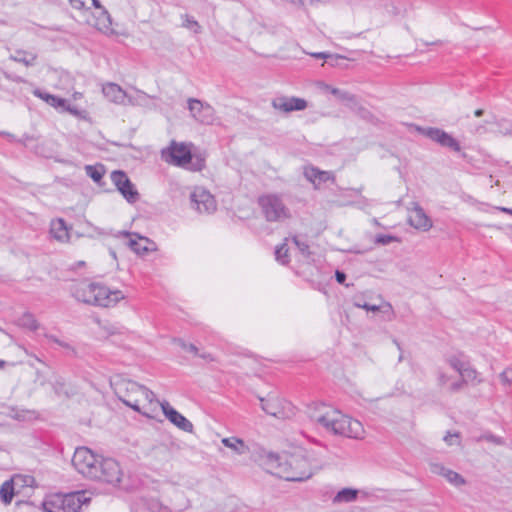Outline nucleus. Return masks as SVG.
I'll return each mask as SVG.
<instances>
[{"instance_id": "obj_1", "label": "nucleus", "mask_w": 512, "mask_h": 512, "mask_svg": "<svg viewBox=\"0 0 512 512\" xmlns=\"http://www.w3.org/2000/svg\"><path fill=\"white\" fill-rule=\"evenodd\" d=\"M309 419L326 433L352 439H360L364 428L360 421L323 402H313L307 407Z\"/></svg>"}, {"instance_id": "obj_2", "label": "nucleus", "mask_w": 512, "mask_h": 512, "mask_svg": "<svg viewBox=\"0 0 512 512\" xmlns=\"http://www.w3.org/2000/svg\"><path fill=\"white\" fill-rule=\"evenodd\" d=\"M72 465L84 477L111 485L120 483L123 476L116 460L97 456L87 447H79L75 450Z\"/></svg>"}, {"instance_id": "obj_3", "label": "nucleus", "mask_w": 512, "mask_h": 512, "mask_svg": "<svg viewBox=\"0 0 512 512\" xmlns=\"http://www.w3.org/2000/svg\"><path fill=\"white\" fill-rule=\"evenodd\" d=\"M263 465L270 474L293 482L309 479L317 468L303 451L282 455L268 453Z\"/></svg>"}, {"instance_id": "obj_4", "label": "nucleus", "mask_w": 512, "mask_h": 512, "mask_svg": "<svg viewBox=\"0 0 512 512\" xmlns=\"http://www.w3.org/2000/svg\"><path fill=\"white\" fill-rule=\"evenodd\" d=\"M115 393L126 406L142 415L152 418V413L157 409L159 401L155 394L147 387L132 380H120L115 384Z\"/></svg>"}, {"instance_id": "obj_5", "label": "nucleus", "mask_w": 512, "mask_h": 512, "mask_svg": "<svg viewBox=\"0 0 512 512\" xmlns=\"http://www.w3.org/2000/svg\"><path fill=\"white\" fill-rule=\"evenodd\" d=\"M73 296L85 304L110 307L124 299L120 290H110L108 287L94 282L82 281L73 287Z\"/></svg>"}, {"instance_id": "obj_6", "label": "nucleus", "mask_w": 512, "mask_h": 512, "mask_svg": "<svg viewBox=\"0 0 512 512\" xmlns=\"http://www.w3.org/2000/svg\"><path fill=\"white\" fill-rule=\"evenodd\" d=\"M162 159L171 165L188 168L192 171H200L204 167V159L196 157L193 161V155L190 146L186 143L171 141L170 145L161 151Z\"/></svg>"}, {"instance_id": "obj_7", "label": "nucleus", "mask_w": 512, "mask_h": 512, "mask_svg": "<svg viewBox=\"0 0 512 512\" xmlns=\"http://www.w3.org/2000/svg\"><path fill=\"white\" fill-rule=\"evenodd\" d=\"M89 500L85 492L52 494L44 499L42 507L45 512H79Z\"/></svg>"}, {"instance_id": "obj_8", "label": "nucleus", "mask_w": 512, "mask_h": 512, "mask_svg": "<svg viewBox=\"0 0 512 512\" xmlns=\"http://www.w3.org/2000/svg\"><path fill=\"white\" fill-rule=\"evenodd\" d=\"M258 204L269 222H279L290 218V211L284 204L282 198L277 194H266L260 196Z\"/></svg>"}, {"instance_id": "obj_9", "label": "nucleus", "mask_w": 512, "mask_h": 512, "mask_svg": "<svg viewBox=\"0 0 512 512\" xmlns=\"http://www.w3.org/2000/svg\"><path fill=\"white\" fill-rule=\"evenodd\" d=\"M261 408L267 414L278 419H287L295 414L294 406L284 399L277 396L260 398Z\"/></svg>"}, {"instance_id": "obj_10", "label": "nucleus", "mask_w": 512, "mask_h": 512, "mask_svg": "<svg viewBox=\"0 0 512 512\" xmlns=\"http://www.w3.org/2000/svg\"><path fill=\"white\" fill-rule=\"evenodd\" d=\"M190 201L192 208L200 214H211L217 209L213 195L202 187H196L192 191Z\"/></svg>"}, {"instance_id": "obj_11", "label": "nucleus", "mask_w": 512, "mask_h": 512, "mask_svg": "<svg viewBox=\"0 0 512 512\" xmlns=\"http://www.w3.org/2000/svg\"><path fill=\"white\" fill-rule=\"evenodd\" d=\"M188 109L192 117L202 124L211 125L216 119L214 108L198 99L190 98L188 100Z\"/></svg>"}, {"instance_id": "obj_12", "label": "nucleus", "mask_w": 512, "mask_h": 512, "mask_svg": "<svg viewBox=\"0 0 512 512\" xmlns=\"http://www.w3.org/2000/svg\"><path fill=\"white\" fill-rule=\"evenodd\" d=\"M419 131L424 136L438 143L442 147L449 148L455 152H459L461 150L460 143L452 135L448 134L447 132L440 128H419Z\"/></svg>"}, {"instance_id": "obj_13", "label": "nucleus", "mask_w": 512, "mask_h": 512, "mask_svg": "<svg viewBox=\"0 0 512 512\" xmlns=\"http://www.w3.org/2000/svg\"><path fill=\"white\" fill-rule=\"evenodd\" d=\"M111 180L128 202L134 203L138 200L139 193L125 172L120 170L113 171L111 173Z\"/></svg>"}, {"instance_id": "obj_14", "label": "nucleus", "mask_w": 512, "mask_h": 512, "mask_svg": "<svg viewBox=\"0 0 512 512\" xmlns=\"http://www.w3.org/2000/svg\"><path fill=\"white\" fill-rule=\"evenodd\" d=\"M308 106L307 101L298 97L279 96L272 100V107L283 113L302 111Z\"/></svg>"}, {"instance_id": "obj_15", "label": "nucleus", "mask_w": 512, "mask_h": 512, "mask_svg": "<svg viewBox=\"0 0 512 512\" xmlns=\"http://www.w3.org/2000/svg\"><path fill=\"white\" fill-rule=\"evenodd\" d=\"M411 205L412 208L410 209L408 218L409 224L418 230H430L433 226L430 217L424 212L423 208L418 203L413 202Z\"/></svg>"}, {"instance_id": "obj_16", "label": "nucleus", "mask_w": 512, "mask_h": 512, "mask_svg": "<svg viewBox=\"0 0 512 512\" xmlns=\"http://www.w3.org/2000/svg\"><path fill=\"white\" fill-rule=\"evenodd\" d=\"M161 406V409L166 416V418L173 423L176 427L179 429L185 431V432H192L193 431V424L184 417L181 413H179L177 410L172 408L168 402H162L158 404V406Z\"/></svg>"}, {"instance_id": "obj_17", "label": "nucleus", "mask_w": 512, "mask_h": 512, "mask_svg": "<svg viewBox=\"0 0 512 512\" xmlns=\"http://www.w3.org/2000/svg\"><path fill=\"white\" fill-rule=\"evenodd\" d=\"M126 236L129 237L128 246L132 251H134L138 255H145L149 251H153L154 243L149 240L147 237H142L136 233L130 234L126 233Z\"/></svg>"}, {"instance_id": "obj_18", "label": "nucleus", "mask_w": 512, "mask_h": 512, "mask_svg": "<svg viewBox=\"0 0 512 512\" xmlns=\"http://www.w3.org/2000/svg\"><path fill=\"white\" fill-rule=\"evenodd\" d=\"M304 176L305 178L311 182L314 187L317 189L321 183L332 181L334 182L335 177L330 171H322L313 166H307L304 168Z\"/></svg>"}, {"instance_id": "obj_19", "label": "nucleus", "mask_w": 512, "mask_h": 512, "mask_svg": "<svg viewBox=\"0 0 512 512\" xmlns=\"http://www.w3.org/2000/svg\"><path fill=\"white\" fill-rule=\"evenodd\" d=\"M431 472L437 475H442L447 481L454 486H461L465 484V479L457 472L444 467L442 464L433 463L430 466Z\"/></svg>"}, {"instance_id": "obj_20", "label": "nucleus", "mask_w": 512, "mask_h": 512, "mask_svg": "<svg viewBox=\"0 0 512 512\" xmlns=\"http://www.w3.org/2000/svg\"><path fill=\"white\" fill-rule=\"evenodd\" d=\"M102 92L109 101L117 104H125L128 98L126 92L115 83L104 85Z\"/></svg>"}, {"instance_id": "obj_21", "label": "nucleus", "mask_w": 512, "mask_h": 512, "mask_svg": "<svg viewBox=\"0 0 512 512\" xmlns=\"http://www.w3.org/2000/svg\"><path fill=\"white\" fill-rule=\"evenodd\" d=\"M50 233L54 239L59 242H66L69 240V229L66 222L62 218L52 220L50 225Z\"/></svg>"}, {"instance_id": "obj_22", "label": "nucleus", "mask_w": 512, "mask_h": 512, "mask_svg": "<svg viewBox=\"0 0 512 512\" xmlns=\"http://www.w3.org/2000/svg\"><path fill=\"white\" fill-rule=\"evenodd\" d=\"M10 60L21 63L26 67H30L35 65L37 60V54L25 50H16L14 54H11L9 57Z\"/></svg>"}, {"instance_id": "obj_23", "label": "nucleus", "mask_w": 512, "mask_h": 512, "mask_svg": "<svg viewBox=\"0 0 512 512\" xmlns=\"http://www.w3.org/2000/svg\"><path fill=\"white\" fill-rule=\"evenodd\" d=\"M359 491L353 488H343L331 499L333 504L351 503L357 499Z\"/></svg>"}, {"instance_id": "obj_24", "label": "nucleus", "mask_w": 512, "mask_h": 512, "mask_svg": "<svg viewBox=\"0 0 512 512\" xmlns=\"http://www.w3.org/2000/svg\"><path fill=\"white\" fill-rule=\"evenodd\" d=\"M222 444L235 451L237 454H245L248 451L247 445L244 443V441L237 437H228L222 439Z\"/></svg>"}, {"instance_id": "obj_25", "label": "nucleus", "mask_w": 512, "mask_h": 512, "mask_svg": "<svg viewBox=\"0 0 512 512\" xmlns=\"http://www.w3.org/2000/svg\"><path fill=\"white\" fill-rule=\"evenodd\" d=\"M111 26L112 19L110 14L106 9H102V11H100V15L97 17L96 27L104 33H110L113 31Z\"/></svg>"}, {"instance_id": "obj_26", "label": "nucleus", "mask_w": 512, "mask_h": 512, "mask_svg": "<svg viewBox=\"0 0 512 512\" xmlns=\"http://www.w3.org/2000/svg\"><path fill=\"white\" fill-rule=\"evenodd\" d=\"M460 376L465 384L472 383L473 385H477L482 382V379L479 377V373L470 364L464 368L460 373Z\"/></svg>"}, {"instance_id": "obj_27", "label": "nucleus", "mask_w": 512, "mask_h": 512, "mask_svg": "<svg viewBox=\"0 0 512 512\" xmlns=\"http://www.w3.org/2000/svg\"><path fill=\"white\" fill-rule=\"evenodd\" d=\"M14 496V485L12 480L5 481L0 487V498L3 503L10 504Z\"/></svg>"}, {"instance_id": "obj_28", "label": "nucleus", "mask_w": 512, "mask_h": 512, "mask_svg": "<svg viewBox=\"0 0 512 512\" xmlns=\"http://www.w3.org/2000/svg\"><path fill=\"white\" fill-rule=\"evenodd\" d=\"M345 105L362 118H367L369 115V111L361 105L358 98L354 94H352V100H347Z\"/></svg>"}, {"instance_id": "obj_29", "label": "nucleus", "mask_w": 512, "mask_h": 512, "mask_svg": "<svg viewBox=\"0 0 512 512\" xmlns=\"http://www.w3.org/2000/svg\"><path fill=\"white\" fill-rule=\"evenodd\" d=\"M19 326L23 328H27L31 331H35L39 328V323L35 319V317L30 313L23 314L18 320Z\"/></svg>"}, {"instance_id": "obj_30", "label": "nucleus", "mask_w": 512, "mask_h": 512, "mask_svg": "<svg viewBox=\"0 0 512 512\" xmlns=\"http://www.w3.org/2000/svg\"><path fill=\"white\" fill-rule=\"evenodd\" d=\"M446 362L448 363V365L454 369L455 371H457L459 374L464 370V368L469 364L468 361L464 360L462 358V355H452V356H449L447 359H446Z\"/></svg>"}, {"instance_id": "obj_31", "label": "nucleus", "mask_w": 512, "mask_h": 512, "mask_svg": "<svg viewBox=\"0 0 512 512\" xmlns=\"http://www.w3.org/2000/svg\"><path fill=\"white\" fill-rule=\"evenodd\" d=\"M44 336L49 341L62 347L66 351L67 355H75L76 354L75 348L69 342L63 341L52 334L45 333Z\"/></svg>"}, {"instance_id": "obj_32", "label": "nucleus", "mask_w": 512, "mask_h": 512, "mask_svg": "<svg viewBox=\"0 0 512 512\" xmlns=\"http://www.w3.org/2000/svg\"><path fill=\"white\" fill-rule=\"evenodd\" d=\"M85 171L86 174L96 183H99L104 175V167L102 165H87L85 166Z\"/></svg>"}, {"instance_id": "obj_33", "label": "nucleus", "mask_w": 512, "mask_h": 512, "mask_svg": "<svg viewBox=\"0 0 512 512\" xmlns=\"http://www.w3.org/2000/svg\"><path fill=\"white\" fill-rule=\"evenodd\" d=\"M325 88L327 91H329L331 94H333L337 99H339L342 102H346L347 100H352V94L348 91H344L338 88L331 87L329 85H325Z\"/></svg>"}, {"instance_id": "obj_34", "label": "nucleus", "mask_w": 512, "mask_h": 512, "mask_svg": "<svg viewBox=\"0 0 512 512\" xmlns=\"http://www.w3.org/2000/svg\"><path fill=\"white\" fill-rule=\"evenodd\" d=\"M494 124L497 127V130H495V133L503 136L512 135V124L507 120H500L497 122H494Z\"/></svg>"}, {"instance_id": "obj_35", "label": "nucleus", "mask_w": 512, "mask_h": 512, "mask_svg": "<svg viewBox=\"0 0 512 512\" xmlns=\"http://www.w3.org/2000/svg\"><path fill=\"white\" fill-rule=\"evenodd\" d=\"M275 258L281 264H286L289 262L288 248L286 243L276 247Z\"/></svg>"}, {"instance_id": "obj_36", "label": "nucleus", "mask_w": 512, "mask_h": 512, "mask_svg": "<svg viewBox=\"0 0 512 512\" xmlns=\"http://www.w3.org/2000/svg\"><path fill=\"white\" fill-rule=\"evenodd\" d=\"M54 392L58 395H67L66 385L61 377H56L52 383Z\"/></svg>"}, {"instance_id": "obj_37", "label": "nucleus", "mask_w": 512, "mask_h": 512, "mask_svg": "<svg viewBox=\"0 0 512 512\" xmlns=\"http://www.w3.org/2000/svg\"><path fill=\"white\" fill-rule=\"evenodd\" d=\"M395 241H399V239L393 235L379 234L375 237V243L380 245H388Z\"/></svg>"}, {"instance_id": "obj_38", "label": "nucleus", "mask_w": 512, "mask_h": 512, "mask_svg": "<svg viewBox=\"0 0 512 512\" xmlns=\"http://www.w3.org/2000/svg\"><path fill=\"white\" fill-rule=\"evenodd\" d=\"M184 19H185V21L183 23L184 27H186L188 29H192L196 33L199 32L200 26H199L198 22L193 17H190L189 15H185Z\"/></svg>"}, {"instance_id": "obj_39", "label": "nucleus", "mask_w": 512, "mask_h": 512, "mask_svg": "<svg viewBox=\"0 0 512 512\" xmlns=\"http://www.w3.org/2000/svg\"><path fill=\"white\" fill-rule=\"evenodd\" d=\"M175 343L179 345L183 350L198 354V348L194 344H188L182 339H176Z\"/></svg>"}, {"instance_id": "obj_40", "label": "nucleus", "mask_w": 512, "mask_h": 512, "mask_svg": "<svg viewBox=\"0 0 512 512\" xmlns=\"http://www.w3.org/2000/svg\"><path fill=\"white\" fill-rule=\"evenodd\" d=\"M500 380L502 384L504 385H512V368L508 367L506 368L501 374H500Z\"/></svg>"}, {"instance_id": "obj_41", "label": "nucleus", "mask_w": 512, "mask_h": 512, "mask_svg": "<svg viewBox=\"0 0 512 512\" xmlns=\"http://www.w3.org/2000/svg\"><path fill=\"white\" fill-rule=\"evenodd\" d=\"M50 100L49 105L55 108L61 107L66 109V100L63 98H59L57 96L52 95V97L48 98Z\"/></svg>"}, {"instance_id": "obj_42", "label": "nucleus", "mask_w": 512, "mask_h": 512, "mask_svg": "<svg viewBox=\"0 0 512 512\" xmlns=\"http://www.w3.org/2000/svg\"><path fill=\"white\" fill-rule=\"evenodd\" d=\"M480 440H486V441H489V442L495 443V444H497V445H501V444H503V441H502V439H501L500 437H497V436H495V435H493V434H491V433H487V434L482 435V436L478 439V441H480Z\"/></svg>"}, {"instance_id": "obj_43", "label": "nucleus", "mask_w": 512, "mask_h": 512, "mask_svg": "<svg viewBox=\"0 0 512 512\" xmlns=\"http://www.w3.org/2000/svg\"><path fill=\"white\" fill-rule=\"evenodd\" d=\"M345 58L341 55H337V54H330L329 57H328V60H327V63L332 66V67H335V66H339L341 63V61H343Z\"/></svg>"}, {"instance_id": "obj_44", "label": "nucleus", "mask_w": 512, "mask_h": 512, "mask_svg": "<svg viewBox=\"0 0 512 512\" xmlns=\"http://www.w3.org/2000/svg\"><path fill=\"white\" fill-rule=\"evenodd\" d=\"M293 241L302 254L309 253V245L306 242L299 240L297 237H294Z\"/></svg>"}, {"instance_id": "obj_45", "label": "nucleus", "mask_w": 512, "mask_h": 512, "mask_svg": "<svg viewBox=\"0 0 512 512\" xmlns=\"http://www.w3.org/2000/svg\"><path fill=\"white\" fill-rule=\"evenodd\" d=\"M437 379H438L439 386H444L448 383V381L450 380V377L447 374H445L443 371L438 370Z\"/></svg>"}, {"instance_id": "obj_46", "label": "nucleus", "mask_w": 512, "mask_h": 512, "mask_svg": "<svg viewBox=\"0 0 512 512\" xmlns=\"http://www.w3.org/2000/svg\"><path fill=\"white\" fill-rule=\"evenodd\" d=\"M464 385L465 382L463 381L462 378H460L458 381H455L450 385L449 390L451 392H458L463 389Z\"/></svg>"}, {"instance_id": "obj_47", "label": "nucleus", "mask_w": 512, "mask_h": 512, "mask_svg": "<svg viewBox=\"0 0 512 512\" xmlns=\"http://www.w3.org/2000/svg\"><path fill=\"white\" fill-rule=\"evenodd\" d=\"M357 307L359 308H363L367 311H373V312H376V311H379V306L377 305H371V304H368V303H363V304H360V303H356L355 304Z\"/></svg>"}, {"instance_id": "obj_48", "label": "nucleus", "mask_w": 512, "mask_h": 512, "mask_svg": "<svg viewBox=\"0 0 512 512\" xmlns=\"http://www.w3.org/2000/svg\"><path fill=\"white\" fill-rule=\"evenodd\" d=\"M34 95L43 99L44 101H46L48 104L50 102V100L48 99L49 97H52L51 94H48V93H44V92H41L40 90H35L34 91Z\"/></svg>"}, {"instance_id": "obj_49", "label": "nucleus", "mask_w": 512, "mask_h": 512, "mask_svg": "<svg viewBox=\"0 0 512 512\" xmlns=\"http://www.w3.org/2000/svg\"><path fill=\"white\" fill-rule=\"evenodd\" d=\"M335 278L339 284H344L346 280V274L342 271L337 270L335 273Z\"/></svg>"}, {"instance_id": "obj_50", "label": "nucleus", "mask_w": 512, "mask_h": 512, "mask_svg": "<svg viewBox=\"0 0 512 512\" xmlns=\"http://www.w3.org/2000/svg\"><path fill=\"white\" fill-rule=\"evenodd\" d=\"M70 3L75 9H82L85 6L84 0H70Z\"/></svg>"}, {"instance_id": "obj_51", "label": "nucleus", "mask_w": 512, "mask_h": 512, "mask_svg": "<svg viewBox=\"0 0 512 512\" xmlns=\"http://www.w3.org/2000/svg\"><path fill=\"white\" fill-rule=\"evenodd\" d=\"M458 438V434H450L448 433L445 437H444V441L448 444V445H453L454 442L453 440Z\"/></svg>"}, {"instance_id": "obj_52", "label": "nucleus", "mask_w": 512, "mask_h": 512, "mask_svg": "<svg viewBox=\"0 0 512 512\" xmlns=\"http://www.w3.org/2000/svg\"><path fill=\"white\" fill-rule=\"evenodd\" d=\"M473 132L477 135H482L487 132V129L484 125H478L474 128Z\"/></svg>"}, {"instance_id": "obj_53", "label": "nucleus", "mask_w": 512, "mask_h": 512, "mask_svg": "<svg viewBox=\"0 0 512 512\" xmlns=\"http://www.w3.org/2000/svg\"><path fill=\"white\" fill-rule=\"evenodd\" d=\"M311 55L313 57H315V58L325 59L327 61L330 54L329 53H325V52H318V53H313Z\"/></svg>"}, {"instance_id": "obj_54", "label": "nucleus", "mask_w": 512, "mask_h": 512, "mask_svg": "<svg viewBox=\"0 0 512 512\" xmlns=\"http://www.w3.org/2000/svg\"><path fill=\"white\" fill-rule=\"evenodd\" d=\"M197 355L207 362L214 361V357L210 353H201Z\"/></svg>"}, {"instance_id": "obj_55", "label": "nucleus", "mask_w": 512, "mask_h": 512, "mask_svg": "<svg viewBox=\"0 0 512 512\" xmlns=\"http://www.w3.org/2000/svg\"><path fill=\"white\" fill-rule=\"evenodd\" d=\"M92 3H93V6H94L95 8L100 9V11H102V9H105V8L100 4L99 0H92Z\"/></svg>"}, {"instance_id": "obj_56", "label": "nucleus", "mask_w": 512, "mask_h": 512, "mask_svg": "<svg viewBox=\"0 0 512 512\" xmlns=\"http://www.w3.org/2000/svg\"><path fill=\"white\" fill-rule=\"evenodd\" d=\"M499 210L504 212V213L512 215V209L511 208L500 207Z\"/></svg>"}, {"instance_id": "obj_57", "label": "nucleus", "mask_w": 512, "mask_h": 512, "mask_svg": "<svg viewBox=\"0 0 512 512\" xmlns=\"http://www.w3.org/2000/svg\"><path fill=\"white\" fill-rule=\"evenodd\" d=\"M483 114H484V111H483L482 109H477V110H475V112H474V115H475L476 117H481Z\"/></svg>"}, {"instance_id": "obj_58", "label": "nucleus", "mask_w": 512, "mask_h": 512, "mask_svg": "<svg viewBox=\"0 0 512 512\" xmlns=\"http://www.w3.org/2000/svg\"><path fill=\"white\" fill-rule=\"evenodd\" d=\"M393 342L396 344V346H397L398 350H400V351H401V350H402V348H401L400 343H399L396 339H394V340H393Z\"/></svg>"}, {"instance_id": "obj_59", "label": "nucleus", "mask_w": 512, "mask_h": 512, "mask_svg": "<svg viewBox=\"0 0 512 512\" xmlns=\"http://www.w3.org/2000/svg\"><path fill=\"white\" fill-rule=\"evenodd\" d=\"M83 265H85V262H83V261H79V262L77 263V266H78V267L83 266Z\"/></svg>"}, {"instance_id": "obj_60", "label": "nucleus", "mask_w": 512, "mask_h": 512, "mask_svg": "<svg viewBox=\"0 0 512 512\" xmlns=\"http://www.w3.org/2000/svg\"><path fill=\"white\" fill-rule=\"evenodd\" d=\"M5 365V362L3 360H0V368H3Z\"/></svg>"}, {"instance_id": "obj_61", "label": "nucleus", "mask_w": 512, "mask_h": 512, "mask_svg": "<svg viewBox=\"0 0 512 512\" xmlns=\"http://www.w3.org/2000/svg\"><path fill=\"white\" fill-rule=\"evenodd\" d=\"M440 43H441L440 41H435V42H432V43H430V44H431V45H438V44H440Z\"/></svg>"}, {"instance_id": "obj_62", "label": "nucleus", "mask_w": 512, "mask_h": 512, "mask_svg": "<svg viewBox=\"0 0 512 512\" xmlns=\"http://www.w3.org/2000/svg\"><path fill=\"white\" fill-rule=\"evenodd\" d=\"M402 359H403V356H402V354H400L399 359H398V360H399V362H401V361H402Z\"/></svg>"}, {"instance_id": "obj_63", "label": "nucleus", "mask_w": 512, "mask_h": 512, "mask_svg": "<svg viewBox=\"0 0 512 512\" xmlns=\"http://www.w3.org/2000/svg\"><path fill=\"white\" fill-rule=\"evenodd\" d=\"M510 228L512 229V225L510 226Z\"/></svg>"}]
</instances>
